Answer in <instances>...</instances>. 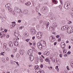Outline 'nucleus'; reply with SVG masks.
<instances>
[{"label":"nucleus","mask_w":73,"mask_h":73,"mask_svg":"<svg viewBox=\"0 0 73 73\" xmlns=\"http://www.w3.org/2000/svg\"><path fill=\"white\" fill-rule=\"evenodd\" d=\"M67 32L68 33H72L73 32V27L70 26L68 27L67 29Z\"/></svg>","instance_id":"1"},{"label":"nucleus","mask_w":73,"mask_h":73,"mask_svg":"<svg viewBox=\"0 0 73 73\" xmlns=\"http://www.w3.org/2000/svg\"><path fill=\"white\" fill-rule=\"evenodd\" d=\"M64 7L66 9H69L70 8V6L69 4L66 3L64 5Z\"/></svg>","instance_id":"2"},{"label":"nucleus","mask_w":73,"mask_h":73,"mask_svg":"<svg viewBox=\"0 0 73 73\" xmlns=\"http://www.w3.org/2000/svg\"><path fill=\"white\" fill-rule=\"evenodd\" d=\"M49 40L50 42H54V41L56 40L55 37L54 36H51L50 37Z\"/></svg>","instance_id":"3"},{"label":"nucleus","mask_w":73,"mask_h":73,"mask_svg":"<svg viewBox=\"0 0 73 73\" xmlns=\"http://www.w3.org/2000/svg\"><path fill=\"white\" fill-rule=\"evenodd\" d=\"M29 56H32L33 53V50L30 49L27 52Z\"/></svg>","instance_id":"4"},{"label":"nucleus","mask_w":73,"mask_h":73,"mask_svg":"<svg viewBox=\"0 0 73 73\" xmlns=\"http://www.w3.org/2000/svg\"><path fill=\"white\" fill-rule=\"evenodd\" d=\"M42 35L41 34V33H38L36 35V37L37 38L40 39L42 37Z\"/></svg>","instance_id":"5"},{"label":"nucleus","mask_w":73,"mask_h":73,"mask_svg":"<svg viewBox=\"0 0 73 73\" xmlns=\"http://www.w3.org/2000/svg\"><path fill=\"white\" fill-rule=\"evenodd\" d=\"M15 10H16L15 11V12L16 13H19V14L21 12V11L19 8L17 7L15 9Z\"/></svg>","instance_id":"6"},{"label":"nucleus","mask_w":73,"mask_h":73,"mask_svg":"<svg viewBox=\"0 0 73 73\" xmlns=\"http://www.w3.org/2000/svg\"><path fill=\"white\" fill-rule=\"evenodd\" d=\"M31 33L32 35H35L36 33V31L34 29H31Z\"/></svg>","instance_id":"7"},{"label":"nucleus","mask_w":73,"mask_h":73,"mask_svg":"<svg viewBox=\"0 0 73 73\" xmlns=\"http://www.w3.org/2000/svg\"><path fill=\"white\" fill-rule=\"evenodd\" d=\"M68 26L65 25L64 26H63L61 28V29L62 31H65V30H66V29H68Z\"/></svg>","instance_id":"8"},{"label":"nucleus","mask_w":73,"mask_h":73,"mask_svg":"<svg viewBox=\"0 0 73 73\" xmlns=\"http://www.w3.org/2000/svg\"><path fill=\"white\" fill-rule=\"evenodd\" d=\"M37 45L39 49H42V46L41 43H38L37 44Z\"/></svg>","instance_id":"9"},{"label":"nucleus","mask_w":73,"mask_h":73,"mask_svg":"<svg viewBox=\"0 0 73 73\" xmlns=\"http://www.w3.org/2000/svg\"><path fill=\"white\" fill-rule=\"evenodd\" d=\"M61 47L63 49L65 48V43L62 42L61 44Z\"/></svg>","instance_id":"10"},{"label":"nucleus","mask_w":73,"mask_h":73,"mask_svg":"<svg viewBox=\"0 0 73 73\" xmlns=\"http://www.w3.org/2000/svg\"><path fill=\"white\" fill-rule=\"evenodd\" d=\"M24 50H23L21 49L19 50V53L21 55H23V54H24Z\"/></svg>","instance_id":"11"},{"label":"nucleus","mask_w":73,"mask_h":73,"mask_svg":"<svg viewBox=\"0 0 73 73\" xmlns=\"http://www.w3.org/2000/svg\"><path fill=\"white\" fill-rule=\"evenodd\" d=\"M34 59H35V57L34 56H31L30 57V61H33L34 60Z\"/></svg>","instance_id":"12"},{"label":"nucleus","mask_w":73,"mask_h":73,"mask_svg":"<svg viewBox=\"0 0 73 73\" xmlns=\"http://www.w3.org/2000/svg\"><path fill=\"white\" fill-rule=\"evenodd\" d=\"M9 46L10 48H12L13 46V43L12 42H10L9 43Z\"/></svg>","instance_id":"13"},{"label":"nucleus","mask_w":73,"mask_h":73,"mask_svg":"<svg viewBox=\"0 0 73 73\" xmlns=\"http://www.w3.org/2000/svg\"><path fill=\"white\" fill-rule=\"evenodd\" d=\"M14 45L16 46H17L19 45V43H18V42L16 41H14Z\"/></svg>","instance_id":"14"},{"label":"nucleus","mask_w":73,"mask_h":73,"mask_svg":"<svg viewBox=\"0 0 73 73\" xmlns=\"http://www.w3.org/2000/svg\"><path fill=\"white\" fill-rule=\"evenodd\" d=\"M5 7H6V8H7V9L8 8L11 7V5L9 3H8V4H6V5Z\"/></svg>","instance_id":"15"},{"label":"nucleus","mask_w":73,"mask_h":73,"mask_svg":"<svg viewBox=\"0 0 73 73\" xmlns=\"http://www.w3.org/2000/svg\"><path fill=\"white\" fill-rule=\"evenodd\" d=\"M7 9H8L9 12H11V13H12V7H9V8H7Z\"/></svg>","instance_id":"16"},{"label":"nucleus","mask_w":73,"mask_h":73,"mask_svg":"<svg viewBox=\"0 0 73 73\" xmlns=\"http://www.w3.org/2000/svg\"><path fill=\"white\" fill-rule=\"evenodd\" d=\"M40 44H41L42 46L43 47H45V46H46V44L44 42H43L42 44L40 43Z\"/></svg>","instance_id":"17"},{"label":"nucleus","mask_w":73,"mask_h":73,"mask_svg":"<svg viewBox=\"0 0 73 73\" xmlns=\"http://www.w3.org/2000/svg\"><path fill=\"white\" fill-rule=\"evenodd\" d=\"M23 13H24V14L27 15V14L28 13V10H24L23 11Z\"/></svg>","instance_id":"18"},{"label":"nucleus","mask_w":73,"mask_h":73,"mask_svg":"<svg viewBox=\"0 0 73 73\" xmlns=\"http://www.w3.org/2000/svg\"><path fill=\"white\" fill-rule=\"evenodd\" d=\"M23 13L22 11L19 14V15L20 16V17H23Z\"/></svg>","instance_id":"19"},{"label":"nucleus","mask_w":73,"mask_h":73,"mask_svg":"<svg viewBox=\"0 0 73 73\" xmlns=\"http://www.w3.org/2000/svg\"><path fill=\"white\" fill-rule=\"evenodd\" d=\"M31 2H28L27 3H26L25 4V5H27V6H28V5H31Z\"/></svg>","instance_id":"20"},{"label":"nucleus","mask_w":73,"mask_h":73,"mask_svg":"<svg viewBox=\"0 0 73 73\" xmlns=\"http://www.w3.org/2000/svg\"><path fill=\"white\" fill-rule=\"evenodd\" d=\"M53 26L54 28H56L57 27V23H54L53 24Z\"/></svg>","instance_id":"21"},{"label":"nucleus","mask_w":73,"mask_h":73,"mask_svg":"<svg viewBox=\"0 0 73 73\" xmlns=\"http://www.w3.org/2000/svg\"><path fill=\"white\" fill-rule=\"evenodd\" d=\"M63 50L64 54H65V53H66V52H67V50H66L64 49H63Z\"/></svg>","instance_id":"22"},{"label":"nucleus","mask_w":73,"mask_h":73,"mask_svg":"<svg viewBox=\"0 0 73 73\" xmlns=\"http://www.w3.org/2000/svg\"><path fill=\"white\" fill-rule=\"evenodd\" d=\"M39 59L40 62H43V58H42L41 57H40Z\"/></svg>","instance_id":"23"},{"label":"nucleus","mask_w":73,"mask_h":73,"mask_svg":"<svg viewBox=\"0 0 73 73\" xmlns=\"http://www.w3.org/2000/svg\"><path fill=\"white\" fill-rule=\"evenodd\" d=\"M2 36L1 37V38H2V37H5V33H3L2 34Z\"/></svg>","instance_id":"24"},{"label":"nucleus","mask_w":73,"mask_h":73,"mask_svg":"<svg viewBox=\"0 0 73 73\" xmlns=\"http://www.w3.org/2000/svg\"><path fill=\"white\" fill-rule=\"evenodd\" d=\"M19 33V31L17 30H16L15 32V34H18Z\"/></svg>","instance_id":"25"},{"label":"nucleus","mask_w":73,"mask_h":73,"mask_svg":"<svg viewBox=\"0 0 73 73\" xmlns=\"http://www.w3.org/2000/svg\"><path fill=\"white\" fill-rule=\"evenodd\" d=\"M45 60L46 61V62H48L49 59H48V58H46Z\"/></svg>","instance_id":"26"},{"label":"nucleus","mask_w":73,"mask_h":73,"mask_svg":"<svg viewBox=\"0 0 73 73\" xmlns=\"http://www.w3.org/2000/svg\"><path fill=\"white\" fill-rule=\"evenodd\" d=\"M20 1L21 3H23V4H24L25 2L24 0H20Z\"/></svg>","instance_id":"27"},{"label":"nucleus","mask_w":73,"mask_h":73,"mask_svg":"<svg viewBox=\"0 0 73 73\" xmlns=\"http://www.w3.org/2000/svg\"><path fill=\"white\" fill-rule=\"evenodd\" d=\"M60 37L62 38H64V35H62L61 34H60Z\"/></svg>","instance_id":"28"},{"label":"nucleus","mask_w":73,"mask_h":73,"mask_svg":"<svg viewBox=\"0 0 73 73\" xmlns=\"http://www.w3.org/2000/svg\"><path fill=\"white\" fill-rule=\"evenodd\" d=\"M53 29V28L51 27H50V31H52Z\"/></svg>","instance_id":"29"},{"label":"nucleus","mask_w":73,"mask_h":73,"mask_svg":"<svg viewBox=\"0 0 73 73\" xmlns=\"http://www.w3.org/2000/svg\"><path fill=\"white\" fill-rule=\"evenodd\" d=\"M52 2L53 3H54V4H57V1H56L54 0L52 1Z\"/></svg>","instance_id":"30"},{"label":"nucleus","mask_w":73,"mask_h":73,"mask_svg":"<svg viewBox=\"0 0 73 73\" xmlns=\"http://www.w3.org/2000/svg\"><path fill=\"white\" fill-rule=\"evenodd\" d=\"M37 70L38 71V72H40L41 70L40 69V68H38Z\"/></svg>","instance_id":"31"},{"label":"nucleus","mask_w":73,"mask_h":73,"mask_svg":"<svg viewBox=\"0 0 73 73\" xmlns=\"http://www.w3.org/2000/svg\"><path fill=\"white\" fill-rule=\"evenodd\" d=\"M50 54V53H49V52H47L46 54V56H49Z\"/></svg>","instance_id":"32"},{"label":"nucleus","mask_w":73,"mask_h":73,"mask_svg":"<svg viewBox=\"0 0 73 73\" xmlns=\"http://www.w3.org/2000/svg\"><path fill=\"white\" fill-rule=\"evenodd\" d=\"M4 47H5L6 48L7 47V44L6 43H5L3 44Z\"/></svg>","instance_id":"33"},{"label":"nucleus","mask_w":73,"mask_h":73,"mask_svg":"<svg viewBox=\"0 0 73 73\" xmlns=\"http://www.w3.org/2000/svg\"><path fill=\"white\" fill-rule=\"evenodd\" d=\"M70 65L73 68V62H72L70 63Z\"/></svg>","instance_id":"34"},{"label":"nucleus","mask_w":73,"mask_h":73,"mask_svg":"<svg viewBox=\"0 0 73 73\" xmlns=\"http://www.w3.org/2000/svg\"><path fill=\"white\" fill-rule=\"evenodd\" d=\"M19 40V38L18 37H17V38H15L14 39V40Z\"/></svg>","instance_id":"35"},{"label":"nucleus","mask_w":73,"mask_h":73,"mask_svg":"<svg viewBox=\"0 0 73 73\" xmlns=\"http://www.w3.org/2000/svg\"><path fill=\"white\" fill-rule=\"evenodd\" d=\"M36 12H38V8H37V7H36Z\"/></svg>","instance_id":"36"},{"label":"nucleus","mask_w":73,"mask_h":73,"mask_svg":"<svg viewBox=\"0 0 73 73\" xmlns=\"http://www.w3.org/2000/svg\"><path fill=\"white\" fill-rule=\"evenodd\" d=\"M58 66L55 67L56 69H57V70H59V69H58Z\"/></svg>","instance_id":"37"},{"label":"nucleus","mask_w":73,"mask_h":73,"mask_svg":"<svg viewBox=\"0 0 73 73\" xmlns=\"http://www.w3.org/2000/svg\"><path fill=\"white\" fill-rule=\"evenodd\" d=\"M15 62H16V63L17 64V65H18V66H19V62H16V61H15Z\"/></svg>","instance_id":"38"},{"label":"nucleus","mask_w":73,"mask_h":73,"mask_svg":"<svg viewBox=\"0 0 73 73\" xmlns=\"http://www.w3.org/2000/svg\"><path fill=\"white\" fill-rule=\"evenodd\" d=\"M1 11L2 12H5V10H4L3 9H1Z\"/></svg>","instance_id":"39"},{"label":"nucleus","mask_w":73,"mask_h":73,"mask_svg":"<svg viewBox=\"0 0 73 73\" xmlns=\"http://www.w3.org/2000/svg\"><path fill=\"white\" fill-rule=\"evenodd\" d=\"M68 21L69 22H68V23H69V24H72V21Z\"/></svg>","instance_id":"40"},{"label":"nucleus","mask_w":73,"mask_h":73,"mask_svg":"<svg viewBox=\"0 0 73 73\" xmlns=\"http://www.w3.org/2000/svg\"><path fill=\"white\" fill-rule=\"evenodd\" d=\"M66 68H67V69L68 70H69L70 69H69V66H67Z\"/></svg>","instance_id":"41"},{"label":"nucleus","mask_w":73,"mask_h":73,"mask_svg":"<svg viewBox=\"0 0 73 73\" xmlns=\"http://www.w3.org/2000/svg\"><path fill=\"white\" fill-rule=\"evenodd\" d=\"M21 22V20H19L18 21V23H20Z\"/></svg>","instance_id":"42"},{"label":"nucleus","mask_w":73,"mask_h":73,"mask_svg":"<svg viewBox=\"0 0 73 73\" xmlns=\"http://www.w3.org/2000/svg\"><path fill=\"white\" fill-rule=\"evenodd\" d=\"M36 66V68L37 69L39 68V67H38L39 66L38 65H37L36 66Z\"/></svg>","instance_id":"43"},{"label":"nucleus","mask_w":73,"mask_h":73,"mask_svg":"<svg viewBox=\"0 0 73 73\" xmlns=\"http://www.w3.org/2000/svg\"><path fill=\"white\" fill-rule=\"evenodd\" d=\"M70 15L72 16V17H73V13H70Z\"/></svg>","instance_id":"44"},{"label":"nucleus","mask_w":73,"mask_h":73,"mask_svg":"<svg viewBox=\"0 0 73 73\" xmlns=\"http://www.w3.org/2000/svg\"><path fill=\"white\" fill-rule=\"evenodd\" d=\"M40 68H43V65L41 64L40 66Z\"/></svg>","instance_id":"45"},{"label":"nucleus","mask_w":73,"mask_h":73,"mask_svg":"<svg viewBox=\"0 0 73 73\" xmlns=\"http://www.w3.org/2000/svg\"><path fill=\"white\" fill-rule=\"evenodd\" d=\"M36 42L33 43V46H35L36 45Z\"/></svg>","instance_id":"46"},{"label":"nucleus","mask_w":73,"mask_h":73,"mask_svg":"<svg viewBox=\"0 0 73 73\" xmlns=\"http://www.w3.org/2000/svg\"><path fill=\"white\" fill-rule=\"evenodd\" d=\"M56 44H57V42H54V45L55 46V45H56Z\"/></svg>","instance_id":"47"},{"label":"nucleus","mask_w":73,"mask_h":73,"mask_svg":"<svg viewBox=\"0 0 73 73\" xmlns=\"http://www.w3.org/2000/svg\"><path fill=\"white\" fill-rule=\"evenodd\" d=\"M35 36L33 37L32 40H35Z\"/></svg>","instance_id":"48"},{"label":"nucleus","mask_w":73,"mask_h":73,"mask_svg":"<svg viewBox=\"0 0 73 73\" xmlns=\"http://www.w3.org/2000/svg\"><path fill=\"white\" fill-rule=\"evenodd\" d=\"M60 37V36L59 35H57L56 36V38H58Z\"/></svg>","instance_id":"49"},{"label":"nucleus","mask_w":73,"mask_h":73,"mask_svg":"<svg viewBox=\"0 0 73 73\" xmlns=\"http://www.w3.org/2000/svg\"><path fill=\"white\" fill-rule=\"evenodd\" d=\"M70 53H71V52H70V51L68 52V54H70Z\"/></svg>","instance_id":"50"},{"label":"nucleus","mask_w":73,"mask_h":73,"mask_svg":"<svg viewBox=\"0 0 73 73\" xmlns=\"http://www.w3.org/2000/svg\"><path fill=\"white\" fill-rule=\"evenodd\" d=\"M59 7L60 8V9L61 10V9H62V7H61V6L60 5L59 6Z\"/></svg>","instance_id":"51"},{"label":"nucleus","mask_w":73,"mask_h":73,"mask_svg":"<svg viewBox=\"0 0 73 73\" xmlns=\"http://www.w3.org/2000/svg\"><path fill=\"white\" fill-rule=\"evenodd\" d=\"M61 41V38H59V39H58V41Z\"/></svg>","instance_id":"52"},{"label":"nucleus","mask_w":73,"mask_h":73,"mask_svg":"<svg viewBox=\"0 0 73 73\" xmlns=\"http://www.w3.org/2000/svg\"><path fill=\"white\" fill-rule=\"evenodd\" d=\"M41 56L42 57V58H43L44 59L45 57H44V56H43V55H42Z\"/></svg>","instance_id":"53"},{"label":"nucleus","mask_w":73,"mask_h":73,"mask_svg":"<svg viewBox=\"0 0 73 73\" xmlns=\"http://www.w3.org/2000/svg\"><path fill=\"white\" fill-rule=\"evenodd\" d=\"M10 62H11V64H13V61H12V60H11L10 61Z\"/></svg>","instance_id":"54"},{"label":"nucleus","mask_w":73,"mask_h":73,"mask_svg":"<svg viewBox=\"0 0 73 73\" xmlns=\"http://www.w3.org/2000/svg\"><path fill=\"white\" fill-rule=\"evenodd\" d=\"M0 55H2V56H4V54H2V53H1L0 54Z\"/></svg>","instance_id":"55"},{"label":"nucleus","mask_w":73,"mask_h":73,"mask_svg":"<svg viewBox=\"0 0 73 73\" xmlns=\"http://www.w3.org/2000/svg\"><path fill=\"white\" fill-rule=\"evenodd\" d=\"M26 41H27V42H28L29 41V39H27L26 40Z\"/></svg>","instance_id":"56"},{"label":"nucleus","mask_w":73,"mask_h":73,"mask_svg":"<svg viewBox=\"0 0 73 73\" xmlns=\"http://www.w3.org/2000/svg\"><path fill=\"white\" fill-rule=\"evenodd\" d=\"M38 54H39V55H41V52H39Z\"/></svg>","instance_id":"57"},{"label":"nucleus","mask_w":73,"mask_h":73,"mask_svg":"<svg viewBox=\"0 0 73 73\" xmlns=\"http://www.w3.org/2000/svg\"><path fill=\"white\" fill-rule=\"evenodd\" d=\"M38 7L39 8L40 7V5H38Z\"/></svg>","instance_id":"58"},{"label":"nucleus","mask_w":73,"mask_h":73,"mask_svg":"<svg viewBox=\"0 0 73 73\" xmlns=\"http://www.w3.org/2000/svg\"><path fill=\"white\" fill-rule=\"evenodd\" d=\"M7 61H8V60H9V58H8V57H7Z\"/></svg>","instance_id":"59"},{"label":"nucleus","mask_w":73,"mask_h":73,"mask_svg":"<svg viewBox=\"0 0 73 73\" xmlns=\"http://www.w3.org/2000/svg\"><path fill=\"white\" fill-rule=\"evenodd\" d=\"M40 23L41 24V23H42V20L40 21Z\"/></svg>","instance_id":"60"},{"label":"nucleus","mask_w":73,"mask_h":73,"mask_svg":"<svg viewBox=\"0 0 73 73\" xmlns=\"http://www.w3.org/2000/svg\"><path fill=\"white\" fill-rule=\"evenodd\" d=\"M29 43L30 44V45H32V43L30 42H29Z\"/></svg>","instance_id":"61"},{"label":"nucleus","mask_w":73,"mask_h":73,"mask_svg":"<svg viewBox=\"0 0 73 73\" xmlns=\"http://www.w3.org/2000/svg\"><path fill=\"white\" fill-rule=\"evenodd\" d=\"M60 57H62V54H60Z\"/></svg>","instance_id":"62"},{"label":"nucleus","mask_w":73,"mask_h":73,"mask_svg":"<svg viewBox=\"0 0 73 73\" xmlns=\"http://www.w3.org/2000/svg\"><path fill=\"white\" fill-rule=\"evenodd\" d=\"M12 24H16V22H13L12 23Z\"/></svg>","instance_id":"63"},{"label":"nucleus","mask_w":73,"mask_h":73,"mask_svg":"<svg viewBox=\"0 0 73 73\" xmlns=\"http://www.w3.org/2000/svg\"><path fill=\"white\" fill-rule=\"evenodd\" d=\"M67 54H65L64 55V57H67Z\"/></svg>","instance_id":"64"}]
</instances>
